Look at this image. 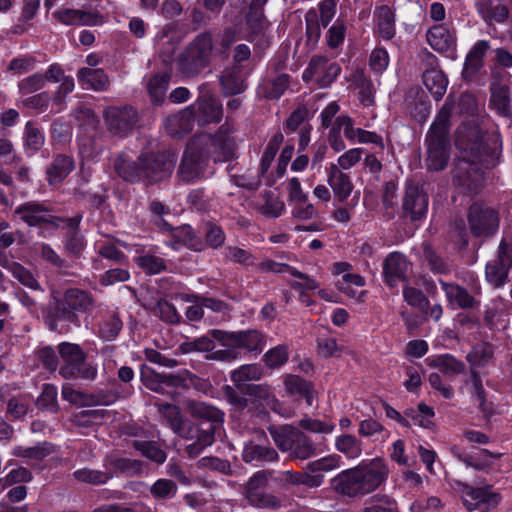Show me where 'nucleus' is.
I'll use <instances>...</instances> for the list:
<instances>
[{
    "mask_svg": "<svg viewBox=\"0 0 512 512\" xmlns=\"http://www.w3.org/2000/svg\"><path fill=\"white\" fill-rule=\"evenodd\" d=\"M498 135H486L476 124H463L457 130L458 159L452 170V181L467 195H476L484 185V168L495 167L501 156Z\"/></svg>",
    "mask_w": 512,
    "mask_h": 512,
    "instance_id": "1",
    "label": "nucleus"
},
{
    "mask_svg": "<svg viewBox=\"0 0 512 512\" xmlns=\"http://www.w3.org/2000/svg\"><path fill=\"white\" fill-rule=\"evenodd\" d=\"M389 468L381 458H375L340 472L332 479L338 494L349 498L362 497L375 491L388 478Z\"/></svg>",
    "mask_w": 512,
    "mask_h": 512,
    "instance_id": "2",
    "label": "nucleus"
},
{
    "mask_svg": "<svg viewBox=\"0 0 512 512\" xmlns=\"http://www.w3.org/2000/svg\"><path fill=\"white\" fill-rule=\"evenodd\" d=\"M94 307L95 299L88 291L68 288L55 301L54 308L47 312L45 323L51 331L68 332L70 327L67 324L79 327V313H90Z\"/></svg>",
    "mask_w": 512,
    "mask_h": 512,
    "instance_id": "3",
    "label": "nucleus"
},
{
    "mask_svg": "<svg viewBox=\"0 0 512 512\" xmlns=\"http://www.w3.org/2000/svg\"><path fill=\"white\" fill-rule=\"evenodd\" d=\"M455 107L454 99L449 95L426 135V167L432 171L444 170L450 159V118Z\"/></svg>",
    "mask_w": 512,
    "mask_h": 512,
    "instance_id": "4",
    "label": "nucleus"
},
{
    "mask_svg": "<svg viewBox=\"0 0 512 512\" xmlns=\"http://www.w3.org/2000/svg\"><path fill=\"white\" fill-rule=\"evenodd\" d=\"M213 49L211 34H198L178 55L177 71L185 78H196L211 64Z\"/></svg>",
    "mask_w": 512,
    "mask_h": 512,
    "instance_id": "5",
    "label": "nucleus"
},
{
    "mask_svg": "<svg viewBox=\"0 0 512 512\" xmlns=\"http://www.w3.org/2000/svg\"><path fill=\"white\" fill-rule=\"evenodd\" d=\"M268 431L280 451L293 460H306L316 454V445L304 432L291 426H270Z\"/></svg>",
    "mask_w": 512,
    "mask_h": 512,
    "instance_id": "6",
    "label": "nucleus"
},
{
    "mask_svg": "<svg viewBox=\"0 0 512 512\" xmlns=\"http://www.w3.org/2000/svg\"><path fill=\"white\" fill-rule=\"evenodd\" d=\"M58 352L64 362L59 370V374L63 378L96 379L98 374L97 366L91 362H87V355L78 344L62 342L58 345Z\"/></svg>",
    "mask_w": 512,
    "mask_h": 512,
    "instance_id": "7",
    "label": "nucleus"
},
{
    "mask_svg": "<svg viewBox=\"0 0 512 512\" xmlns=\"http://www.w3.org/2000/svg\"><path fill=\"white\" fill-rule=\"evenodd\" d=\"M176 164V155L170 151L142 153L141 165L143 183L155 184L172 175Z\"/></svg>",
    "mask_w": 512,
    "mask_h": 512,
    "instance_id": "8",
    "label": "nucleus"
},
{
    "mask_svg": "<svg viewBox=\"0 0 512 512\" xmlns=\"http://www.w3.org/2000/svg\"><path fill=\"white\" fill-rule=\"evenodd\" d=\"M208 157L197 141L188 144L183 153L177 175L184 183H193L204 177Z\"/></svg>",
    "mask_w": 512,
    "mask_h": 512,
    "instance_id": "9",
    "label": "nucleus"
},
{
    "mask_svg": "<svg viewBox=\"0 0 512 512\" xmlns=\"http://www.w3.org/2000/svg\"><path fill=\"white\" fill-rule=\"evenodd\" d=\"M512 268V243L501 240L495 259L485 267V279L493 288H501L508 283L509 271Z\"/></svg>",
    "mask_w": 512,
    "mask_h": 512,
    "instance_id": "10",
    "label": "nucleus"
},
{
    "mask_svg": "<svg viewBox=\"0 0 512 512\" xmlns=\"http://www.w3.org/2000/svg\"><path fill=\"white\" fill-rule=\"evenodd\" d=\"M471 233L475 237H490L499 228L498 212L484 203H473L468 212Z\"/></svg>",
    "mask_w": 512,
    "mask_h": 512,
    "instance_id": "11",
    "label": "nucleus"
},
{
    "mask_svg": "<svg viewBox=\"0 0 512 512\" xmlns=\"http://www.w3.org/2000/svg\"><path fill=\"white\" fill-rule=\"evenodd\" d=\"M211 336L224 347L243 348L250 352L261 351L264 345L263 335L257 330L226 332L214 329Z\"/></svg>",
    "mask_w": 512,
    "mask_h": 512,
    "instance_id": "12",
    "label": "nucleus"
},
{
    "mask_svg": "<svg viewBox=\"0 0 512 512\" xmlns=\"http://www.w3.org/2000/svg\"><path fill=\"white\" fill-rule=\"evenodd\" d=\"M103 116L108 130L119 137H126L138 122L137 111L129 105L108 107Z\"/></svg>",
    "mask_w": 512,
    "mask_h": 512,
    "instance_id": "13",
    "label": "nucleus"
},
{
    "mask_svg": "<svg viewBox=\"0 0 512 512\" xmlns=\"http://www.w3.org/2000/svg\"><path fill=\"white\" fill-rule=\"evenodd\" d=\"M455 489L461 494L463 504L469 511L480 508L482 504L487 508H495L500 500V494L492 491L491 486L473 487L467 483L456 481Z\"/></svg>",
    "mask_w": 512,
    "mask_h": 512,
    "instance_id": "14",
    "label": "nucleus"
},
{
    "mask_svg": "<svg viewBox=\"0 0 512 512\" xmlns=\"http://www.w3.org/2000/svg\"><path fill=\"white\" fill-rule=\"evenodd\" d=\"M429 199L424 190L416 185L406 187L402 200V213L412 222L423 219L428 211Z\"/></svg>",
    "mask_w": 512,
    "mask_h": 512,
    "instance_id": "15",
    "label": "nucleus"
},
{
    "mask_svg": "<svg viewBox=\"0 0 512 512\" xmlns=\"http://www.w3.org/2000/svg\"><path fill=\"white\" fill-rule=\"evenodd\" d=\"M340 66L322 56L313 57L303 73V79L308 81L315 79L321 87L329 86L340 74Z\"/></svg>",
    "mask_w": 512,
    "mask_h": 512,
    "instance_id": "16",
    "label": "nucleus"
},
{
    "mask_svg": "<svg viewBox=\"0 0 512 512\" xmlns=\"http://www.w3.org/2000/svg\"><path fill=\"white\" fill-rule=\"evenodd\" d=\"M194 111V120L199 125L219 122L222 118V105L213 95L202 94L197 102L189 106Z\"/></svg>",
    "mask_w": 512,
    "mask_h": 512,
    "instance_id": "17",
    "label": "nucleus"
},
{
    "mask_svg": "<svg viewBox=\"0 0 512 512\" xmlns=\"http://www.w3.org/2000/svg\"><path fill=\"white\" fill-rule=\"evenodd\" d=\"M141 381L149 390L156 393H165L166 387L184 386L186 379L180 374L157 373L152 369H142Z\"/></svg>",
    "mask_w": 512,
    "mask_h": 512,
    "instance_id": "18",
    "label": "nucleus"
},
{
    "mask_svg": "<svg viewBox=\"0 0 512 512\" xmlns=\"http://www.w3.org/2000/svg\"><path fill=\"white\" fill-rule=\"evenodd\" d=\"M439 283L451 307L470 310L479 305V301L465 287L443 280H439Z\"/></svg>",
    "mask_w": 512,
    "mask_h": 512,
    "instance_id": "19",
    "label": "nucleus"
},
{
    "mask_svg": "<svg viewBox=\"0 0 512 512\" xmlns=\"http://www.w3.org/2000/svg\"><path fill=\"white\" fill-rule=\"evenodd\" d=\"M210 141L215 161H227L234 156L236 144L228 125H222Z\"/></svg>",
    "mask_w": 512,
    "mask_h": 512,
    "instance_id": "20",
    "label": "nucleus"
},
{
    "mask_svg": "<svg viewBox=\"0 0 512 512\" xmlns=\"http://www.w3.org/2000/svg\"><path fill=\"white\" fill-rule=\"evenodd\" d=\"M157 51L165 64L172 61V56L179 44L176 28L173 24L161 27L154 38Z\"/></svg>",
    "mask_w": 512,
    "mask_h": 512,
    "instance_id": "21",
    "label": "nucleus"
},
{
    "mask_svg": "<svg viewBox=\"0 0 512 512\" xmlns=\"http://www.w3.org/2000/svg\"><path fill=\"white\" fill-rule=\"evenodd\" d=\"M114 170L124 181L143 182L141 154L137 160H132L127 154L120 153L114 160Z\"/></svg>",
    "mask_w": 512,
    "mask_h": 512,
    "instance_id": "22",
    "label": "nucleus"
},
{
    "mask_svg": "<svg viewBox=\"0 0 512 512\" xmlns=\"http://www.w3.org/2000/svg\"><path fill=\"white\" fill-rule=\"evenodd\" d=\"M194 122V111L187 107L177 114L169 116L165 122V129L170 136L182 138L191 132Z\"/></svg>",
    "mask_w": 512,
    "mask_h": 512,
    "instance_id": "23",
    "label": "nucleus"
},
{
    "mask_svg": "<svg viewBox=\"0 0 512 512\" xmlns=\"http://www.w3.org/2000/svg\"><path fill=\"white\" fill-rule=\"evenodd\" d=\"M408 269L406 257L399 252L390 253L384 260L383 275L385 282L394 287L399 280L405 278Z\"/></svg>",
    "mask_w": 512,
    "mask_h": 512,
    "instance_id": "24",
    "label": "nucleus"
},
{
    "mask_svg": "<svg viewBox=\"0 0 512 512\" xmlns=\"http://www.w3.org/2000/svg\"><path fill=\"white\" fill-rule=\"evenodd\" d=\"M328 184L333 190L335 198L344 202L353 190V183L350 176L339 169L338 165L332 163L328 168Z\"/></svg>",
    "mask_w": 512,
    "mask_h": 512,
    "instance_id": "25",
    "label": "nucleus"
},
{
    "mask_svg": "<svg viewBox=\"0 0 512 512\" xmlns=\"http://www.w3.org/2000/svg\"><path fill=\"white\" fill-rule=\"evenodd\" d=\"M77 79L84 89L104 92L110 87L109 76L101 68H80Z\"/></svg>",
    "mask_w": 512,
    "mask_h": 512,
    "instance_id": "26",
    "label": "nucleus"
},
{
    "mask_svg": "<svg viewBox=\"0 0 512 512\" xmlns=\"http://www.w3.org/2000/svg\"><path fill=\"white\" fill-rule=\"evenodd\" d=\"M170 80V72H156L145 79L146 91L154 105H161L165 101Z\"/></svg>",
    "mask_w": 512,
    "mask_h": 512,
    "instance_id": "27",
    "label": "nucleus"
},
{
    "mask_svg": "<svg viewBox=\"0 0 512 512\" xmlns=\"http://www.w3.org/2000/svg\"><path fill=\"white\" fill-rule=\"evenodd\" d=\"M429 45L438 52H447L455 46V34L443 24L432 26L426 33Z\"/></svg>",
    "mask_w": 512,
    "mask_h": 512,
    "instance_id": "28",
    "label": "nucleus"
},
{
    "mask_svg": "<svg viewBox=\"0 0 512 512\" xmlns=\"http://www.w3.org/2000/svg\"><path fill=\"white\" fill-rule=\"evenodd\" d=\"M189 411L193 418L205 421L207 426L223 428L224 412L204 402H191Z\"/></svg>",
    "mask_w": 512,
    "mask_h": 512,
    "instance_id": "29",
    "label": "nucleus"
},
{
    "mask_svg": "<svg viewBox=\"0 0 512 512\" xmlns=\"http://www.w3.org/2000/svg\"><path fill=\"white\" fill-rule=\"evenodd\" d=\"M263 375L264 370L261 365L253 363L241 365L237 369L233 370L230 373V378L238 390L245 392L249 385L248 382L259 381Z\"/></svg>",
    "mask_w": 512,
    "mask_h": 512,
    "instance_id": "30",
    "label": "nucleus"
},
{
    "mask_svg": "<svg viewBox=\"0 0 512 512\" xmlns=\"http://www.w3.org/2000/svg\"><path fill=\"white\" fill-rule=\"evenodd\" d=\"M242 459L246 463H270L279 460L278 452L271 446L248 442L243 449Z\"/></svg>",
    "mask_w": 512,
    "mask_h": 512,
    "instance_id": "31",
    "label": "nucleus"
},
{
    "mask_svg": "<svg viewBox=\"0 0 512 512\" xmlns=\"http://www.w3.org/2000/svg\"><path fill=\"white\" fill-rule=\"evenodd\" d=\"M73 169V159L68 155L58 154L46 169V175L49 184H60L72 172Z\"/></svg>",
    "mask_w": 512,
    "mask_h": 512,
    "instance_id": "32",
    "label": "nucleus"
},
{
    "mask_svg": "<svg viewBox=\"0 0 512 512\" xmlns=\"http://www.w3.org/2000/svg\"><path fill=\"white\" fill-rule=\"evenodd\" d=\"M48 213L49 209L38 202H28L15 209V214L19 215L20 219L29 226H39L50 221Z\"/></svg>",
    "mask_w": 512,
    "mask_h": 512,
    "instance_id": "33",
    "label": "nucleus"
},
{
    "mask_svg": "<svg viewBox=\"0 0 512 512\" xmlns=\"http://www.w3.org/2000/svg\"><path fill=\"white\" fill-rule=\"evenodd\" d=\"M478 14L484 22L491 26L494 23L502 24L509 16V10L505 5H494L491 0H481L476 4Z\"/></svg>",
    "mask_w": 512,
    "mask_h": 512,
    "instance_id": "34",
    "label": "nucleus"
},
{
    "mask_svg": "<svg viewBox=\"0 0 512 512\" xmlns=\"http://www.w3.org/2000/svg\"><path fill=\"white\" fill-rule=\"evenodd\" d=\"M290 83V77L287 74H280L274 78L264 79L257 88L260 97L276 100L279 99Z\"/></svg>",
    "mask_w": 512,
    "mask_h": 512,
    "instance_id": "35",
    "label": "nucleus"
},
{
    "mask_svg": "<svg viewBox=\"0 0 512 512\" xmlns=\"http://www.w3.org/2000/svg\"><path fill=\"white\" fill-rule=\"evenodd\" d=\"M490 105L502 117L512 115L510 88L503 84H493L491 88Z\"/></svg>",
    "mask_w": 512,
    "mask_h": 512,
    "instance_id": "36",
    "label": "nucleus"
},
{
    "mask_svg": "<svg viewBox=\"0 0 512 512\" xmlns=\"http://www.w3.org/2000/svg\"><path fill=\"white\" fill-rule=\"evenodd\" d=\"M284 385L289 395L304 397L309 406L313 404L315 391L310 382L298 375L288 374L284 378Z\"/></svg>",
    "mask_w": 512,
    "mask_h": 512,
    "instance_id": "37",
    "label": "nucleus"
},
{
    "mask_svg": "<svg viewBox=\"0 0 512 512\" xmlns=\"http://www.w3.org/2000/svg\"><path fill=\"white\" fill-rule=\"evenodd\" d=\"M161 410L174 433L183 438L191 437L192 425L189 421H185L182 418L177 406L173 404H164L162 405Z\"/></svg>",
    "mask_w": 512,
    "mask_h": 512,
    "instance_id": "38",
    "label": "nucleus"
},
{
    "mask_svg": "<svg viewBox=\"0 0 512 512\" xmlns=\"http://www.w3.org/2000/svg\"><path fill=\"white\" fill-rule=\"evenodd\" d=\"M456 457L467 467H472L477 471H488L492 466L491 459H498L502 456L500 453H493L487 449H481L475 455L455 453Z\"/></svg>",
    "mask_w": 512,
    "mask_h": 512,
    "instance_id": "39",
    "label": "nucleus"
},
{
    "mask_svg": "<svg viewBox=\"0 0 512 512\" xmlns=\"http://www.w3.org/2000/svg\"><path fill=\"white\" fill-rule=\"evenodd\" d=\"M56 452V446L50 442H39L35 446L25 447L16 446L12 450V455L15 457L27 458L36 461H42L47 456Z\"/></svg>",
    "mask_w": 512,
    "mask_h": 512,
    "instance_id": "40",
    "label": "nucleus"
},
{
    "mask_svg": "<svg viewBox=\"0 0 512 512\" xmlns=\"http://www.w3.org/2000/svg\"><path fill=\"white\" fill-rule=\"evenodd\" d=\"M219 81L225 95H236L246 89L244 79L238 67L225 69L220 74Z\"/></svg>",
    "mask_w": 512,
    "mask_h": 512,
    "instance_id": "41",
    "label": "nucleus"
},
{
    "mask_svg": "<svg viewBox=\"0 0 512 512\" xmlns=\"http://www.w3.org/2000/svg\"><path fill=\"white\" fill-rule=\"evenodd\" d=\"M352 81L359 89V101L364 106H372L375 102V87L363 70L357 69L352 74Z\"/></svg>",
    "mask_w": 512,
    "mask_h": 512,
    "instance_id": "42",
    "label": "nucleus"
},
{
    "mask_svg": "<svg viewBox=\"0 0 512 512\" xmlns=\"http://www.w3.org/2000/svg\"><path fill=\"white\" fill-rule=\"evenodd\" d=\"M247 395L262 401L266 406L275 412H279L281 403L275 397L272 387L267 383L248 385L246 391Z\"/></svg>",
    "mask_w": 512,
    "mask_h": 512,
    "instance_id": "43",
    "label": "nucleus"
},
{
    "mask_svg": "<svg viewBox=\"0 0 512 512\" xmlns=\"http://www.w3.org/2000/svg\"><path fill=\"white\" fill-rule=\"evenodd\" d=\"M423 84L432 94L435 100L439 101L444 96L448 81L441 70L427 71L422 73Z\"/></svg>",
    "mask_w": 512,
    "mask_h": 512,
    "instance_id": "44",
    "label": "nucleus"
},
{
    "mask_svg": "<svg viewBox=\"0 0 512 512\" xmlns=\"http://www.w3.org/2000/svg\"><path fill=\"white\" fill-rule=\"evenodd\" d=\"M377 21V29L380 36L386 40H390L395 35V15L387 5L379 7L375 11Z\"/></svg>",
    "mask_w": 512,
    "mask_h": 512,
    "instance_id": "45",
    "label": "nucleus"
},
{
    "mask_svg": "<svg viewBox=\"0 0 512 512\" xmlns=\"http://www.w3.org/2000/svg\"><path fill=\"white\" fill-rule=\"evenodd\" d=\"M404 414L411 422V426L417 425L426 429H430L434 426V423L431 420L434 417V410L425 403H419L417 408L406 409Z\"/></svg>",
    "mask_w": 512,
    "mask_h": 512,
    "instance_id": "46",
    "label": "nucleus"
},
{
    "mask_svg": "<svg viewBox=\"0 0 512 512\" xmlns=\"http://www.w3.org/2000/svg\"><path fill=\"white\" fill-rule=\"evenodd\" d=\"M335 447L349 459H357L362 455V441L351 434H342L336 437Z\"/></svg>",
    "mask_w": 512,
    "mask_h": 512,
    "instance_id": "47",
    "label": "nucleus"
},
{
    "mask_svg": "<svg viewBox=\"0 0 512 512\" xmlns=\"http://www.w3.org/2000/svg\"><path fill=\"white\" fill-rule=\"evenodd\" d=\"M131 445L134 449L139 451L142 456L153 462L162 464L166 461V452L162 450L154 441L134 439L132 440Z\"/></svg>",
    "mask_w": 512,
    "mask_h": 512,
    "instance_id": "48",
    "label": "nucleus"
},
{
    "mask_svg": "<svg viewBox=\"0 0 512 512\" xmlns=\"http://www.w3.org/2000/svg\"><path fill=\"white\" fill-rule=\"evenodd\" d=\"M429 366L437 368L446 375H457L465 370V364L450 354L435 357L429 362Z\"/></svg>",
    "mask_w": 512,
    "mask_h": 512,
    "instance_id": "49",
    "label": "nucleus"
},
{
    "mask_svg": "<svg viewBox=\"0 0 512 512\" xmlns=\"http://www.w3.org/2000/svg\"><path fill=\"white\" fill-rule=\"evenodd\" d=\"M490 44L487 40H480L474 44L465 60V71L477 72L483 66V57Z\"/></svg>",
    "mask_w": 512,
    "mask_h": 512,
    "instance_id": "50",
    "label": "nucleus"
},
{
    "mask_svg": "<svg viewBox=\"0 0 512 512\" xmlns=\"http://www.w3.org/2000/svg\"><path fill=\"white\" fill-rule=\"evenodd\" d=\"M284 141V136L281 132H277L273 135V137L269 140L263 155L261 157L260 161V167H259V173L260 175H265L266 172L269 170L277 151L279 150V147Z\"/></svg>",
    "mask_w": 512,
    "mask_h": 512,
    "instance_id": "51",
    "label": "nucleus"
},
{
    "mask_svg": "<svg viewBox=\"0 0 512 512\" xmlns=\"http://www.w3.org/2000/svg\"><path fill=\"white\" fill-rule=\"evenodd\" d=\"M248 504L262 509H278L281 506V500L272 493L263 490L257 491L244 497Z\"/></svg>",
    "mask_w": 512,
    "mask_h": 512,
    "instance_id": "52",
    "label": "nucleus"
},
{
    "mask_svg": "<svg viewBox=\"0 0 512 512\" xmlns=\"http://www.w3.org/2000/svg\"><path fill=\"white\" fill-rule=\"evenodd\" d=\"M44 143L45 137L42 131L33 122H27L24 130L25 149L34 154L43 147Z\"/></svg>",
    "mask_w": 512,
    "mask_h": 512,
    "instance_id": "53",
    "label": "nucleus"
},
{
    "mask_svg": "<svg viewBox=\"0 0 512 512\" xmlns=\"http://www.w3.org/2000/svg\"><path fill=\"white\" fill-rule=\"evenodd\" d=\"M423 257L433 273L448 274L450 272L449 262L439 256L429 244L423 247Z\"/></svg>",
    "mask_w": 512,
    "mask_h": 512,
    "instance_id": "54",
    "label": "nucleus"
},
{
    "mask_svg": "<svg viewBox=\"0 0 512 512\" xmlns=\"http://www.w3.org/2000/svg\"><path fill=\"white\" fill-rule=\"evenodd\" d=\"M57 394L56 386L52 384H45L40 396L36 400L37 407L42 410L57 413L59 410Z\"/></svg>",
    "mask_w": 512,
    "mask_h": 512,
    "instance_id": "55",
    "label": "nucleus"
},
{
    "mask_svg": "<svg viewBox=\"0 0 512 512\" xmlns=\"http://www.w3.org/2000/svg\"><path fill=\"white\" fill-rule=\"evenodd\" d=\"M289 358L288 346L280 344L276 347L269 349L263 355L264 364L270 369H277L283 366Z\"/></svg>",
    "mask_w": 512,
    "mask_h": 512,
    "instance_id": "56",
    "label": "nucleus"
},
{
    "mask_svg": "<svg viewBox=\"0 0 512 512\" xmlns=\"http://www.w3.org/2000/svg\"><path fill=\"white\" fill-rule=\"evenodd\" d=\"M494 349L491 344L482 343L467 354L466 359L472 367L485 366L493 357Z\"/></svg>",
    "mask_w": 512,
    "mask_h": 512,
    "instance_id": "57",
    "label": "nucleus"
},
{
    "mask_svg": "<svg viewBox=\"0 0 512 512\" xmlns=\"http://www.w3.org/2000/svg\"><path fill=\"white\" fill-rule=\"evenodd\" d=\"M177 490V484L170 479H158L150 487V493L156 500L172 499L177 494Z\"/></svg>",
    "mask_w": 512,
    "mask_h": 512,
    "instance_id": "58",
    "label": "nucleus"
},
{
    "mask_svg": "<svg viewBox=\"0 0 512 512\" xmlns=\"http://www.w3.org/2000/svg\"><path fill=\"white\" fill-rule=\"evenodd\" d=\"M73 476L80 482L100 485L106 483L112 477V474L105 471L83 468L76 470Z\"/></svg>",
    "mask_w": 512,
    "mask_h": 512,
    "instance_id": "59",
    "label": "nucleus"
},
{
    "mask_svg": "<svg viewBox=\"0 0 512 512\" xmlns=\"http://www.w3.org/2000/svg\"><path fill=\"white\" fill-rule=\"evenodd\" d=\"M135 263L149 275L159 274L167 268L162 258L149 254L136 257Z\"/></svg>",
    "mask_w": 512,
    "mask_h": 512,
    "instance_id": "60",
    "label": "nucleus"
},
{
    "mask_svg": "<svg viewBox=\"0 0 512 512\" xmlns=\"http://www.w3.org/2000/svg\"><path fill=\"white\" fill-rule=\"evenodd\" d=\"M6 268L22 285L33 290L40 289V284L34 278L33 274L21 264L17 262H12L8 264Z\"/></svg>",
    "mask_w": 512,
    "mask_h": 512,
    "instance_id": "61",
    "label": "nucleus"
},
{
    "mask_svg": "<svg viewBox=\"0 0 512 512\" xmlns=\"http://www.w3.org/2000/svg\"><path fill=\"white\" fill-rule=\"evenodd\" d=\"M149 211L154 223L161 229L170 230L171 226L166 221L165 217L171 215L169 206L165 205L158 199H153L149 203Z\"/></svg>",
    "mask_w": 512,
    "mask_h": 512,
    "instance_id": "62",
    "label": "nucleus"
},
{
    "mask_svg": "<svg viewBox=\"0 0 512 512\" xmlns=\"http://www.w3.org/2000/svg\"><path fill=\"white\" fill-rule=\"evenodd\" d=\"M273 473V470H260L255 472L244 486V497L266 488Z\"/></svg>",
    "mask_w": 512,
    "mask_h": 512,
    "instance_id": "63",
    "label": "nucleus"
},
{
    "mask_svg": "<svg viewBox=\"0 0 512 512\" xmlns=\"http://www.w3.org/2000/svg\"><path fill=\"white\" fill-rule=\"evenodd\" d=\"M203 234L205 243L212 249L221 247L226 239V235L223 229L219 225L212 222H207L204 225Z\"/></svg>",
    "mask_w": 512,
    "mask_h": 512,
    "instance_id": "64",
    "label": "nucleus"
}]
</instances>
